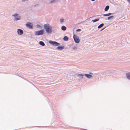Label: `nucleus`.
I'll return each mask as SVG.
<instances>
[{
	"label": "nucleus",
	"mask_w": 130,
	"mask_h": 130,
	"mask_svg": "<svg viewBox=\"0 0 130 130\" xmlns=\"http://www.w3.org/2000/svg\"><path fill=\"white\" fill-rule=\"evenodd\" d=\"M44 30L43 29H42L39 31H35V33L36 35H43L44 33Z\"/></svg>",
	"instance_id": "nucleus-2"
},
{
	"label": "nucleus",
	"mask_w": 130,
	"mask_h": 130,
	"mask_svg": "<svg viewBox=\"0 0 130 130\" xmlns=\"http://www.w3.org/2000/svg\"><path fill=\"white\" fill-rule=\"evenodd\" d=\"M111 13H108L104 14L103 15V16H109L111 14Z\"/></svg>",
	"instance_id": "nucleus-15"
},
{
	"label": "nucleus",
	"mask_w": 130,
	"mask_h": 130,
	"mask_svg": "<svg viewBox=\"0 0 130 130\" xmlns=\"http://www.w3.org/2000/svg\"><path fill=\"white\" fill-rule=\"evenodd\" d=\"M79 76H83V75L82 74H79L78 75Z\"/></svg>",
	"instance_id": "nucleus-21"
},
{
	"label": "nucleus",
	"mask_w": 130,
	"mask_h": 130,
	"mask_svg": "<svg viewBox=\"0 0 130 130\" xmlns=\"http://www.w3.org/2000/svg\"><path fill=\"white\" fill-rule=\"evenodd\" d=\"M113 16H111L110 17H108V20L111 19L113 18Z\"/></svg>",
	"instance_id": "nucleus-18"
},
{
	"label": "nucleus",
	"mask_w": 130,
	"mask_h": 130,
	"mask_svg": "<svg viewBox=\"0 0 130 130\" xmlns=\"http://www.w3.org/2000/svg\"><path fill=\"white\" fill-rule=\"evenodd\" d=\"M64 48L63 46H59L57 48V49L58 50H62Z\"/></svg>",
	"instance_id": "nucleus-10"
},
{
	"label": "nucleus",
	"mask_w": 130,
	"mask_h": 130,
	"mask_svg": "<svg viewBox=\"0 0 130 130\" xmlns=\"http://www.w3.org/2000/svg\"><path fill=\"white\" fill-rule=\"evenodd\" d=\"M60 22H62L63 21V19H61L60 20Z\"/></svg>",
	"instance_id": "nucleus-19"
},
{
	"label": "nucleus",
	"mask_w": 130,
	"mask_h": 130,
	"mask_svg": "<svg viewBox=\"0 0 130 130\" xmlns=\"http://www.w3.org/2000/svg\"><path fill=\"white\" fill-rule=\"evenodd\" d=\"M104 28H103V29H102L101 30H103L104 29Z\"/></svg>",
	"instance_id": "nucleus-25"
},
{
	"label": "nucleus",
	"mask_w": 130,
	"mask_h": 130,
	"mask_svg": "<svg viewBox=\"0 0 130 130\" xmlns=\"http://www.w3.org/2000/svg\"><path fill=\"white\" fill-rule=\"evenodd\" d=\"M12 16H14L15 17L14 20L15 21L19 20L21 19L20 16L18 14L16 13L14 14Z\"/></svg>",
	"instance_id": "nucleus-4"
},
{
	"label": "nucleus",
	"mask_w": 130,
	"mask_h": 130,
	"mask_svg": "<svg viewBox=\"0 0 130 130\" xmlns=\"http://www.w3.org/2000/svg\"><path fill=\"white\" fill-rule=\"evenodd\" d=\"M66 27L65 26H62L61 27V29L63 30H66Z\"/></svg>",
	"instance_id": "nucleus-11"
},
{
	"label": "nucleus",
	"mask_w": 130,
	"mask_h": 130,
	"mask_svg": "<svg viewBox=\"0 0 130 130\" xmlns=\"http://www.w3.org/2000/svg\"><path fill=\"white\" fill-rule=\"evenodd\" d=\"M91 0L92 1H95V0Z\"/></svg>",
	"instance_id": "nucleus-24"
},
{
	"label": "nucleus",
	"mask_w": 130,
	"mask_h": 130,
	"mask_svg": "<svg viewBox=\"0 0 130 130\" xmlns=\"http://www.w3.org/2000/svg\"><path fill=\"white\" fill-rule=\"evenodd\" d=\"M109 8V6H106L105 8V11H107Z\"/></svg>",
	"instance_id": "nucleus-13"
},
{
	"label": "nucleus",
	"mask_w": 130,
	"mask_h": 130,
	"mask_svg": "<svg viewBox=\"0 0 130 130\" xmlns=\"http://www.w3.org/2000/svg\"><path fill=\"white\" fill-rule=\"evenodd\" d=\"M27 27L31 29L32 28V24L30 22H28L26 24Z\"/></svg>",
	"instance_id": "nucleus-6"
},
{
	"label": "nucleus",
	"mask_w": 130,
	"mask_h": 130,
	"mask_svg": "<svg viewBox=\"0 0 130 130\" xmlns=\"http://www.w3.org/2000/svg\"><path fill=\"white\" fill-rule=\"evenodd\" d=\"M81 30V29H77V30H76V31H80Z\"/></svg>",
	"instance_id": "nucleus-20"
},
{
	"label": "nucleus",
	"mask_w": 130,
	"mask_h": 130,
	"mask_svg": "<svg viewBox=\"0 0 130 130\" xmlns=\"http://www.w3.org/2000/svg\"><path fill=\"white\" fill-rule=\"evenodd\" d=\"M49 43L55 46H58L60 45L59 43L57 42L52 41H49Z\"/></svg>",
	"instance_id": "nucleus-5"
},
{
	"label": "nucleus",
	"mask_w": 130,
	"mask_h": 130,
	"mask_svg": "<svg viewBox=\"0 0 130 130\" xmlns=\"http://www.w3.org/2000/svg\"><path fill=\"white\" fill-rule=\"evenodd\" d=\"M127 77L130 80V73H127L126 74Z\"/></svg>",
	"instance_id": "nucleus-9"
},
{
	"label": "nucleus",
	"mask_w": 130,
	"mask_h": 130,
	"mask_svg": "<svg viewBox=\"0 0 130 130\" xmlns=\"http://www.w3.org/2000/svg\"><path fill=\"white\" fill-rule=\"evenodd\" d=\"M129 2H130V0H127Z\"/></svg>",
	"instance_id": "nucleus-23"
},
{
	"label": "nucleus",
	"mask_w": 130,
	"mask_h": 130,
	"mask_svg": "<svg viewBox=\"0 0 130 130\" xmlns=\"http://www.w3.org/2000/svg\"><path fill=\"white\" fill-rule=\"evenodd\" d=\"M99 19H95V20H93L92 21L93 22H95L96 21H99Z\"/></svg>",
	"instance_id": "nucleus-17"
},
{
	"label": "nucleus",
	"mask_w": 130,
	"mask_h": 130,
	"mask_svg": "<svg viewBox=\"0 0 130 130\" xmlns=\"http://www.w3.org/2000/svg\"><path fill=\"white\" fill-rule=\"evenodd\" d=\"M44 29L48 34L51 33L52 31V28L48 24H45L44 25Z\"/></svg>",
	"instance_id": "nucleus-1"
},
{
	"label": "nucleus",
	"mask_w": 130,
	"mask_h": 130,
	"mask_svg": "<svg viewBox=\"0 0 130 130\" xmlns=\"http://www.w3.org/2000/svg\"><path fill=\"white\" fill-rule=\"evenodd\" d=\"M55 1V0H54V1H52L51 2V3H52V2H54V1Z\"/></svg>",
	"instance_id": "nucleus-22"
},
{
	"label": "nucleus",
	"mask_w": 130,
	"mask_h": 130,
	"mask_svg": "<svg viewBox=\"0 0 130 130\" xmlns=\"http://www.w3.org/2000/svg\"><path fill=\"white\" fill-rule=\"evenodd\" d=\"M103 25L104 24L103 23L102 24L98 26V28H100L103 27Z\"/></svg>",
	"instance_id": "nucleus-16"
},
{
	"label": "nucleus",
	"mask_w": 130,
	"mask_h": 130,
	"mask_svg": "<svg viewBox=\"0 0 130 130\" xmlns=\"http://www.w3.org/2000/svg\"><path fill=\"white\" fill-rule=\"evenodd\" d=\"M85 75L87 77L89 78H91L92 77V75H91L87 74H85Z\"/></svg>",
	"instance_id": "nucleus-8"
},
{
	"label": "nucleus",
	"mask_w": 130,
	"mask_h": 130,
	"mask_svg": "<svg viewBox=\"0 0 130 130\" xmlns=\"http://www.w3.org/2000/svg\"><path fill=\"white\" fill-rule=\"evenodd\" d=\"M73 38L75 42L76 43H78L79 42V39L77 36L74 35Z\"/></svg>",
	"instance_id": "nucleus-3"
},
{
	"label": "nucleus",
	"mask_w": 130,
	"mask_h": 130,
	"mask_svg": "<svg viewBox=\"0 0 130 130\" xmlns=\"http://www.w3.org/2000/svg\"><path fill=\"white\" fill-rule=\"evenodd\" d=\"M17 32L18 34L20 35H21L23 33V31L22 30L19 29L18 30Z\"/></svg>",
	"instance_id": "nucleus-7"
},
{
	"label": "nucleus",
	"mask_w": 130,
	"mask_h": 130,
	"mask_svg": "<svg viewBox=\"0 0 130 130\" xmlns=\"http://www.w3.org/2000/svg\"><path fill=\"white\" fill-rule=\"evenodd\" d=\"M63 39L65 41H67L68 39V38L67 36H64L63 38Z\"/></svg>",
	"instance_id": "nucleus-12"
},
{
	"label": "nucleus",
	"mask_w": 130,
	"mask_h": 130,
	"mask_svg": "<svg viewBox=\"0 0 130 130\" xmlns=\"http://www.w3.org/2000/svg\"><path fill=\"white\" fill-rule=\"evenodd\" d=\"M39 44L42 45V46H44L45 45V44L44 43L42 42V41H40L39 42Z\"/></svg>",
	"instance_id": "nucleus-14"
}]
</instances>
